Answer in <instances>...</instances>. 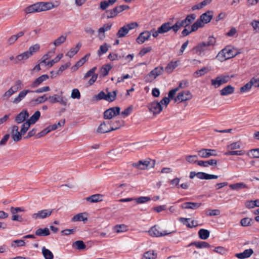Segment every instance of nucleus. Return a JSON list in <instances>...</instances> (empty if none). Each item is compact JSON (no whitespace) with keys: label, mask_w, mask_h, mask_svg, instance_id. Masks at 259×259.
<instances>
[{"label":"nucleus","mask_w":259,"mask_h":259,"mask_svg":"<svg viewBox=\"0 0 259 259\" xmlns=\"http://www.w3.org/2000/svg\"><path fill=\"white\" fill-rule=\"evenodd\" d=\"M63 57V54H60L57 55L54 59L51 61H48L47 65L50 67L52 66L54 64L57 63Z\"/></svg>","instance_id":"e2e57ef3"},{"label":"nucleus","mask_w":259,"mask_h":259,"mask_svg":"<svg viewBox=\"0 0 259 259\" xmlns=\"http://www.w3.org/2000/svg\"><path fill=\"white\" fill-rule=\"evenodd\" d=\"M110 48V46L107 43H104L103 45H101L97 53L98 56H101L102 55L106 53Z\"/></svg>","instance_id":"37998d69"},{"label":"nucleus","mask_w":259,"mask_h":259,"mask_svg":"<svg viewBox=\"0 0 259 259\" xmlns=\"http://www.w3.org/2000/svg\"><path fill=\"white\" fill-rule=\"evenodd\" d=\"M209 234L210 232L206 229H201L198 231L199 237L203 240L207 239L209 237Z\"/></svg>","instance_id":"c03bdc74"},{"label":"nucleus","mask_w":259,"mask_h":259,"mask_svg":"<svg viewBox=\"0 0 259 259\" xmlns=\"http://www.w3.org/2000/svg\"><path fill=\"white\" fill-rule=\"evenodd\" d=\"M29 117V114L27 110H23L18 114L15 118V121L18 123L23 122Z\"/></svg>","instance_id":"bb28decb"},{"label":"nucleus","mask_w":259,"mask_h":259,"mask_svg":"<svg viewBox=\"0 0 259 259\" xmlns=\"http://www.w3.org/2000/svg\"><path fill=\"white\" fill-rule=\"evenodd\" d=\"M120 108L119 107H113L110 108L104 112V118L105 119H110L113 117L119 115Z\"/></svg>","instance_id":"f8f14e48"},{"label":"nucleus","mask_w":259,"mask_h":259,"mask_svg":"<svg viewBox=\"0 0 259 259\" xmlns=\"http://www.w3.org/2000/svg\"><path fill=\"white\" fill-rule=\"evenodd\" d=\"M215 38L213 36H209L206 41L199 43L193 49L194 53L200 56H203L205 53L210 51L215 43Z\"/></svg>","instance_id":"f257e3e1"},{"label":"nucleus","mask_w":259,"mask_h":259,"mask_svg":"<svg viewBox=\"0 0 259 259\" xmlns=\"http://www.w3.org/2000/svg\"><path fill=\"white\" fill-rule=\"evenodd\" d=\"M81 44L78 42L75 48H71L66 54V56L71 58L75 55L79 50Z\"/></svg>","instance_id":"e433bc0d"},{"label":"nucleus","mask_w":259,"mask_h":259,"mask_svg":"<svg viewBox=\"0 0 259 259\" xmlns=\"http://www.w3.org/2000/svg\"><path fill=\"white\" fill-rule=\"evenodd\" d=\"M252 219L248 218H245L241 220L240 224L243 227L249 226L251 225Z\"/></svg>","instance_id":"774afa93"},{"label":"nucleus","mask_w":259,"mask_h":259,"mask_svg":"<svg viewBox=\"0 0 259 259\" xmlns=\"http://www.w3.org/2000/svg\"><path fill=\"white\" fill-rule=\"evenodd\" d=\"M49 77L47 74H43L36 78L30 85L31 88H36L39 86L44 81L49 79Z\"/></svg>","instance_id":"6ab92c4d"},{"label":"nucleus","mask_w":259,"mask_h":259,"mask_svg":"<svg viewBox=\"0 0 259 259\" xmlns=\"http://www.w3.org/2000/svg\"><path fill=\"white\" fill-rule=\"evenodd\" d=\"M112 67L109 64H106L105 66H103L101 69V72L103 76H105L107 75L109 71L111 69Z\"/></svg>","instance_id":"0e129e2a"},{"label":"nucleus","mask_w":259,"mask_h":259,"mask_svg":"<svg viewBox=\"0 0 259 259\" xmlns=\"http://www.w3.org/2000/svg\"><path fill=\"white\" fill-rule=\"evenodd\" d=\"M253 253V250L251 249H245L243 252L236 253L235 256L239 259H245L250 257Z\"/></svg>","instance_id":"a878e982"},{"label":"nucleus","mask_w":259,"mask_h":259,"mask_svg":"<svg viewBox=\"0 0 259 259\" xmlns=\"http://www.w3.org/2000/svg\"><path fill=\"white\" fill-rule=\"evenodd\" d=\"M212 12L207 11L206 12L202 14L200 18L194 23L195 25L194 27L201 28L203 27L204 24L209 23L212 19Z\"/></svg>","instance_id":"7ed1b4c3"},{"label":"nucleus","mask_w":259,"mask_h":259,"mask_svg":"<svg viewBox=\"0 0 259 259\" xmlns=\"http://www.w3.org/2000/svg\"><path fill=\"white\" fill-rule=\"evenodd\" d=\"M25 245V240L20 239V240H15L12 242L11 246L14 248L24 246Z\"/></svg>","instance_id":"864d4df0"},{"label":"nucleus","mask_w":259,"mask_h":259,"mask_svg":"<svg viewBox=\"0 0 259 259\" xmlns=\"http://www.w3.org/2000/svg\"><path fill=\"white\" fill-rule=\"evenodd\" d=\"M158 29L160 31V34L166 33L170 30H172V31L176 33L179 30L176 22L172 26H171L170 22L163 23L158 27Z\"/></svg>","instance_id":"9b49d317"},{"label":"nucleus","mask_w":259,"mask_h":259,"mask_svg":"<svg viewBox=\"0 0 259 259\" xmlns=\"http://www.w3.org/2000/svg\"><path fill=\"white\" fill-rule=\"evenodd\" d=\"M96 69V67H93L89 70L84 75V79H87L88 78L91 76V78L88 81L89 85H92L97 79L98 74L95 73Z\"/></svg>","instance_id":"a211bd4d"},{"label":"nucleus","mask_w":259,"mask_h":259,"mask_svg":"<svg viewBox=\"0 0 259 259\" xmlns=\"http://www.w3.org/2000/svg\"><path fill=\"white\" fill-rule=\"evenodd\" d=\"M40 116V112L39 111H36L27 120L30 124H34L39 119Z\"/></svg>","instance_id":"a18cd8bd"},{"label":"nucleus","mask_w":259,"mask_h":259,"mask_svg":"<svg viewBox=\"0 0 259 259\" xmlns=\"http://www.w3.org/2000/svg\"><path fill=\"white\" fill-rule=\"evenodd\" d=\"M73 247H76L78 250L84 249L86 247V245L84 242L81 240L76 241L72 244Z\"/></svg>","instance_id":"603ef678"},{"label":"nucleus","mask_w":259,"mask_h":259,"mask_svg":"<svg viewBox=\"0 0 259 259\" xmlns=\"http://www.w3.org/2000/svg\"><path fill=\"white\" fill-rule=\"evenodd\" d=\"M209 70L206 67H203L200 70H198L196 71L193 73V76L195 78H198L199 77H200L201 76L204 75L205 74H206Z\"/></svg>","instance_id":"09e8293b"},{"label":"nucleus","mask_w":259,"mask_h":259,"mask_svg":"<svg viewBox=\"0 0 259 259\" xmlns=\"http://www.w3.org/2000/svg\"><path fill=\"white\" fill-rule=\"evenodd\" d=\"M179 220L189 228H192L196 226V225L194 224V221L191 220V219L181 218Z\"/></svg>","instance_id":"4c0bfd02"},{"label":"nucleus","mask_w":259,"mask_h":259,"mask_svg":"<svg viewBox=\"0 0 259 259\" xmlns=\"http://www.w3.org/2000/svg\"><path fill=\"white\" fill-rule=\"evenodd\" d=\"M30 125H31L30 123H29L28 121L24 122L22 124V127L20 130L21 134L24 135L26 133L27 130L29 129Z\"/></svg>","instance_id":"69168bd1"},{"label":"nucleus","mask_w":259,"mask_h":259,"mask_svg":"<svg viewBox=\"0 0 259 259\" xmlns=\"http://www.w3.org/2000/svg\"><path fill=\"white\" fill-rule=\"evenodd\" d=\"M252 86H253L252 84V81H251V80H250V81L248 82H247L245 85L240 88V92L241 93L247 92L251 89Z\"/></svg>","instance_id":"13d9d810"},{"label":"nucleus","mask_w":259,"mask_h":259,"mask_svg":"<svg viewBox=\"0 0 259 259\" xmlns=\"http://www.w3.org/2000/svg\"><path fill=\"white\" fill-rule=\"evenodd\" d=\"M245 153V152L243 150H228L225 153V155L226 156L229 155H243Z\"/></svg>","instance_id":"4d7b16f0"},{"label":"nucleus","mask_w":259,"mask_h":259,"mask_svg":"<svg viewBox=\"0 0 259 259\" xmlns=\"http://www.w3.org/2000/svg\"><path fill=\"white\" fill-rule=\"evenodd\" d=\"M151 34L149 31H145L141 32L137 37L136 40L139 44H142L146 40H147L150 37Z\"/></svg>","instance_id":"b1692460"},{"label":"nucleus","mask_w":259,"mask_h":259,"mask_svg":"<svg viewBox=\"0 0 259 259\" xmlns=\"http://www.w3.org/2000/svg\"><path fill=\"white\" fill-rule=\"evenodd\" d=\"M23 83L22 80H17L15 84L12 85L8 91H7L3 95V98L4 100H7L14 94L18 92L23 88Z\"/></svg>","instance_id":"20e7f679"},{"label":"nucleus","mask_w":259,"mask_h":259,"mask_svg":"<svg viewBox=\"0 0 259 259\" xmlns=\"http://www.w3.org/2000/svg\"><path fill=\"white\" fill-rule=\"evenodd\" d=\"M148 232L150 235L152 237H159L169 235L174 232H168L166 230L160 231L159 228L156 226H154L150 229Z\"/></svg>","instance_id":"6e6552de"},{"label":"nucleus","mask_w":259,"mask_h":259,"mask_svg":"<svg viewBox=\"0 0 259 259\" xmlns=\"http://www.w3.org/2000/svg\"><path fill=\"white\" fill-rule=\"evenodd\" d=\"M192 245H195L197 248H209L211 247V246L206 242L204 241H197L193 242L190 243L188 245V246H190Z\"/></svg>","instance_id":"c85d7f7f"},{"label":"nucleus","mask_w":259,"mask_h":259,"mask_svg":"<svg viewBox=\"0 0 259 259\" xmlns=\"http://www.w3.org/2000/svg\"><path fill=\"white\" fill-rule=\"evenodd\" d=\"M150 161L148 160H140L137 163H134L133 166L140 169H145L148 167H153L154 163L152 165H150Z\"/></svg>","instance_id":"4be33fe9"},{"label":"nucleus","mask_w":259,"mask_h":259,"mask_svg":"<svg viewBox=\"0 0 259 259\" xmlns=\"http://www.w3.org/2000/svg\"><path fill=\"white\" fill-rule=\"evenodd\" d=\"M53 212V210L44 209L37 211L32 215V218L34 220L44 219L50 216Z\"/></svg>","instance_id":"2eb2a0df"},{"label":"nucleus","mask_w":259,"mask_h":259,"mask_svg":"<svg viewBox=\"0 0 259 259\" xmlns=\"http://www.w3.org/2000/svg\"><path fill=\"white\" fill-rule=\"evenodd\" d=\"M125 25L120 28L117 32L116 35L118 37L121 38L124 37L128 32V30Z\"/></svg>","instance_id":"3c124183"},{"label":"nucleus","mask_w":259,"mask_h":259,"mask_svg":"<svg viewBox=\"0 0 259 259\" xmlns=\"http://www.w3.org/2000/svg\"><path fill=\"white\" fill-rule=\"evenodd\" d=\"M186 160L190 163H195L198 164L197 159L198 157L197 155H187L185 157Z\"/></svg>","instance_id":"052dcab7"},{"label":"nucleus","mask_w":259,"mask_h":259,"mask_svg":"<svg viewBox=\"0 0 259 259\" xmlns=\"http://www.w3.org/2000/svg\"><path fill=\"white\" fill-rule=\"evenodd\" d=\"M119 128V126H113L110 125L108 126L107 124L105 122H102L99 126L97 132L98 133L104 134L110 132L111 131H115Z\"/></svg>","instance_id":"4468645a"},{"label":"nucleus","mask_w":259,"mask_h":259,"mask_svg":"<svg viewBox=\"0 0 259 259\" xmlns=\"http://www.w3.org/2000/svg\"><path fill=\"white\" fill-rule=\"evenodd\" d=\"M80 93L77 89H74L72 90L71 94V97L72 99H79L80 98Z\"/></svg>","instance_id":"338daca9"},{"label":"nucleus","mask_w":259,"mask_h":259,"mask_svg":"<svg viewBox=\"0 0 259 259\" xmlns=\"http://www.w3.org/2000/svg\"><path fill=\"white\" fill-rule=\"evenodd\" d=\"M33 93V91L29 90H23L21 91L18 94V95L14 98L12 102L14 104H17L20 103L23 99L25 98L27 94Z\"/></svg>","instance_id":"aec40b11"},{"label":"nucleus","mask_w":259,"mask_h":259,"mask_svg":"<svg viewBox=\"0 0 259 259\" xmlns=\"http://www.w3.org/2000/svg\"><path fill=\"white\" fill-rule=\"evenodd\" d=\"M118 6H117L112 9L107 11L106 13L107 18L109 19L115 17L118 14L121 12Z\"/></svg>","instance_id":"2f4dec72"},{"label":"nucleus","mask_w":259,"mask_h":259,"mask_svg":"<svg viewBox=\"0 0 259 259\" xmlns=\"http://www.w3.org/2000/svg\"><path fill=\"white\" fill-rule=\"evenodd\" d=\"M195 25V23H194L193 25L191 26V29L189 30L188 29L185 28L182 32V34L184 36H187L190 33H191L192 32L196 31L198 28V27H194V26Z\"/></svg>","instance_id":"bf43d9fd"},{"label":"nucleus","mask_w":259,"mask_h":259,"mask_svg":"<svg viewBox=\"0 0 259 259\" xmlns=\"http://www.w3.org/2000/svg\"><path fill=\"white\" fill-rule=\"evenodd\" d=\"M192 95L189 91H183L178 93L176 97L174 98L175 102H182L191 100L192 98Z\"/></svg>","instance_id":"1a4fd4ad"},{"label":"nucleus","mask_w":259,"mask_h":259,"mask_svg":"<svg viewBox=\"0 0 259 259\" xmlns=\"http://www.w3.org/2000/svg\"><path fill=\"white\" fill-rule=\"evenodd\" d=\"M88 220L87 214L85 213H78L71 219V221L73 222H78V221H83L85 222Z\"/></svg>","instance_id":"7c9ffc66"},{"label":"nucleus","mask_w":259,"mask_h":259,"mask_svg":"<svg viewBox=\"0 0 259 259\" xmlns=\"http://www.w3.org/2000/svg\"><path fill=\"white\" fill-rule=\"evenodd\" d=\"M218 161L215 159H210L207 161H198V165L203 167H208L209 165H216Z\"/></svg>","instance_id":"72a5a7b5"},{"label":"nucleus","mask_w":259,"mask_h":259,"mask_svg":"<svg viewBox=\"0 0 259 259\" xmlns=\"http://www.w3.org/2000/svg\"><path fill=\"white\" fill-rule=\"evenodd\" d=\"M106 92L107 94L104 91H101L98 95H96V99L97 100H104L109 102H113L116 99L117 91L108 92V89H107Z\"/></svg>","instance_id":"39448f33"},{"label":"nucleus","mask_w":259,"mask_h":259,"mask_svg":"<svg viewBox=\"0 0 259 259\" xmlns=\"http://www.w3.org/2000/svg\"><path fill=\"white\" fill-rule=\"evenodd\" d=\"M164 71V68L161 66L155 67L151 70L144 77V80L146 82H151L153 81L157 76L161 75Z\"/></svg>","instance_id":"423d86ee"},{"label":"nucleus","mask_w":259,"mask_h":259,"mask_svg":"<svg viewBox=\"0 0 259 259\" xmlns=\"http://www.w3.org/2000/svg\"><path fill=\"white\" fill-rule=\"evenodd\" d=\"M202 205L201 203H196L192 202H187L183 203L181 205V207L183 209H196Z\"/></svg>","instance_id":"393cba45"},{"label":"nucleus","mask_w":259,"mask_h":259,"mask_svg":"<svg viewBox=\"0 0 259 259\" xmlns=\"http://www.w3.org/2000/svg\"><path fill=\"white\" fill-rule=\"evenodd\" d=\"M66 37V35H61L60 37H59L54 40L53 44L55 47H58L65 41Z\"/></svg>","instance_id":"5fc2aeb1"},{"label":"nucleus","mask_w":259,"mask_h":259,"mask_svg":"<svg viewBox=\"0 0 259 259\" xmlns=\"http://www.w3.org/2000/svg\"><path fill=\"white\" fill-rule=\"evenodd\" d=\"M40 46L38 44H36L29 47L27 52L29 54L30 56H32L35 53L39 51L40 50Z\"/></svg>","instance_id":"8fccbe9b"},{"label":"nucleus","mask_w":259,"mask_h":259,"mask_svg":"<svg viewBox=\"0 0 259 259\" xmlns=\"http://www.w3.org/2000/svg\"><path fill=\"white\" fill-rule=\"evenodd\" d=\"M230 188L233 190H239L240 189L246 188L248 189V186L243 183H237L229 185Z\"/></svg>","instance_id":"ea45409f"},{"label":"nucleus","mask_w":259,"mask_h":259,"mask_svg":"<svg viewBox=\"0 0 259 259\" xmlns=\"http://www.w3.org/2000/svg\"><path fill=\"white\" fill-rule=\"evenodd\" d=\"M30 57H31L27 51L23 52L18 55H17L15 59V63L17 64L19 62L22 61L23 60H26L28 59Z\"/></svg>","instance_id":"c756f323"},{"label":"nucleus","mask_w":259,"mask_h":259,"mask_svg":"<svg viewBox=\"0 0 259 259\" xmlns=\"http://www.w3.org/2000/svg\"><path fill=\"white\" fill-rule=\"evenodd\" d=\"M178 65L177 61H171L166 66L165 71L168 73H171Z\"/></svg>","instance_id":"58836bf2"},{"label":"nucleus","mask_w":259,"mask_h":259,"mask_svg":"<svg viewBox=\"0 0 259 259\" xmlns=\"http://www.w3.org/2000/svg\"><path fill=\"white\" fill-rule=\"evenodd\" d=\"M228 76H217L215 79L211 80V84L214 86L215 88H219L220 85L227 82L229 80Z\"/></svg>","instance_id":"dca6fc26"},{"label":"nucleus","mask_w":259,"mask_h":259,"mask_svg":"<svg viewBox=\"0 0 259 259\" xmlns=\"http://www.w3.org/2000/svg\"><path fill=\"white\" fill-rule=\"evenodd\" d=\"M70 64L66 63L63 64L60 67L58 70L56 72H55L54 71H52L51 72V73L52 74V76H56L57 75H59L61 74L64 70L68 68Z\"/></svg>","instance_id":"de8ad7c7"},{"label":"nucleus","mask_w":259,"mask_h":259,"mask_svg":"<svg viewBox=\"0 0 259 259\" xmlns=\"http://www.w3.org/2000/svg\"><path fill=\"white\" fill-rule=\"evenodd\" d=\"M211 152H215V150L202 149L198 151V154L201 158H208L211 156H217V153H211Z\"/></svg>","instance_id":"5701e85b"},{"label":"nucleus","mask_w":259,"mask_h":259,"mask_svg":"<svg viewBox=\"0 0 259 259\" xmlns=\"http://www.w3.org/2000/svg\"><path fill=\"white\" fill-rule=\"evenodd\" d=\"M236 55L233 53V51L228 48H226L220 51L217 55V58L221 61L233 58Z\"/></svg>","instance_id":"0eeeda50"},{"label":"nucleus","mask_w":259,"mask_h":259,"mask_svg":"<svg viewBox=\"0 0 259 259\" xmlns=\"http://www.w3.org/2000/svg\"><path fill=\"white\" fill-rule=\"evenodd\" d=\"M196 16L194 14H192L187 16L186 18L181 21H177L176 22L178 29L179 30L182 27L188 26L196 19Z\"/></svg>","instance_id":"9d476101"},{"label":"nucleus","mask_w":259,"mask_h":259,"mask_svg":"<svg viewBox=\"0 0 259 259\" xmlns=\"http://www.w3.org/2000/svg\"><path fill=\"white\" fill-rule=\"evenodd\" d=\"M235 88L231 85H228L220 91V94L222 96H228L234 93Z\"/></svg>","instance_id":"cd10ccee"},{"label":"nucleus","mask_w":259,"mask_h":259,"mask_svg":"<svg viewBox=\"0 0 259 259\" xmlns=\"http://www.w3.org/2000/svg\"><path fill=\"white\" fill-rule=\"evenodd\" d=\"M48 100V97L46 95L38 97L35 99L32 100L30 103L33 105H36L44 103Z\"/></svg>","instance_id":"a19ab883"},{"label":"nucleus","mask_w":259,"mask_h":259,"mask_svg":"<svg viewBox=\"0 0 259 259\" xmlns=\"http://www.w3.org/2000/svg\"><path fill=\"white\" fill-rule=\"evenodd\" d=\"M42 9L41 2L36 3L26 8L24 11L26 14H30L43 11Z\"/></svg>","instance_id":"f3484780"},{"label":"nucleus","mask_w":259,"mask_h":259,"mask_svg":"<svg viewBox=\"0 0 259 259\" xmlns=\"http://www.w3.org/2000/svg\"><path fill=\"white\" fill-rule=\"evenodd\" d=\"M157 253L153 250H148L143 253L141 259H156Z\"/></svg>","instance_id":"473e14b6"},{"label":"nucleus","mask_w":259,"mask_h":259,"mask_svg":"<svg viewBox=\"0 0 259 259\" xmlns=\"http://www.w3.org/2000/svg\"><path fill=\"white\" fill-rule=\"evenodd\" d=\"M48 100L51 104L55 103H60L63 106H66L67 105V99L64 98L62 96H59L57 94H54L53 96L48 97Z\"/></svg>","instance_id":"ddd939ff"},{"label":"nucleus","mask_w":259,"mask_h":259,"mask_svg":"<svg viewBox=\"0 0 259 259\" xmlns=\"http://www.w3.org/2000/svg\"><path fill=\"white\" fill-rule=\"evenodd\" d=\"M42 254L45 259H53L54 258L53 253L45 246L42 248Z\"/></svg>","instance_id":"79ce46f5"},{"label":"nucleus","mask_w":259,"mask_h":259,"mask_svg":"<svg viewBox=\"0 0 259 259\" xmlns=\"http://www.w3.org/2000/svg\"><path fill=\"white\" fill-rule=\"evenodd\" d=\"M85 199L91 203H96L102 200L103 196L100 194H94L87 197Z\"/></svg>","instance_id":"f704fd0d"},{"label":"nucleus","mask_w":259,"mask_h":259,"mask_svg":"<svg viewBox=\"0 0 259 259\" xmlns=\"http://www.w3.org/2000/svg\"><path fill=\"white\" fill-rule=\"evenodd\" d=\"M169 103V99L166 97H164L160 102L154 101L148 104L147 107L149 111L156 115L159 114L164 107L165 108L167 106Z\"/></svg>","instance_id":"f03ea898"},{"label":"nucleus","mask_w":259,"mask_h":259,"mask_svg":"<svg viewBox=\"0 0 259 259\" xmlns=\"http://www.w3.org/2000/svg\"><path fill=\"white\" fill-rule=\"evenodd\" d=\"M35 234L38 236H47L50 234V232L48 228H39L35 231Z\"/></svg>","instance_id":"c9c22d12"},{"label":"nucleus","mask_w":259,"mask_h":259,"mask_svg":"<svg viewBox=\"0 0 259 259\" xmlns=\"http://www.w3.org/2000/svg\"><path fill=\"white\" fill-rule=\"evenodd\" d=\"M241 147L240 143L239 142H234L227 146V150H234L239 149Z\"/></svg>","instance_id":"680f3d73"},{"label":"nucleus","mask_w":259,"mask_h":259,"mask_svg":"<svg viewBox=\"0 0 259 259\" xmlns=\"http://www.w3.org/2000/svg\"><path fill=\"white\" fill-rule=\"evenodd\" d=\"M150 197L148 196H141L139 198H135V201L137 204H142L149 201Z\"/></svg>","instance_id":"6e6d98bb"},{"label":"nucleus","mask_w":259,"mask_h":259,"mask_svg":"<svg viewBox=\"0 0 259 259\" xmlns=\"http://www.w3.org/2000/svg\"><path fill=\"white\" fill-rule=\"evenodd\" d=\"M245 205L249 209L253 208L255 207H259V199L247 201L245 202Z\"/></svg>","instance_id":"49530a36"},{"label":"nucleus","mask_w":259,"mask_h":259,"mask_svg":"<svg viewBox=\"0 0 259 259\" xmlns=\"http://www.w3.org/2000/svg\"><path fill=\"white\" fill-rule=\"evenodd\" d=\"M19 127L17 125H13L12 127L11 136L15 142H18L22 139L21 131L19 132Z\"/></svg>","instance_id":"412c9836"}]
</instances>
